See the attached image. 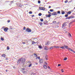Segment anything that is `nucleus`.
<instances>
[{"label": "nucleus", "mask_w": 75, "mask_h": 75, "mask_svg": "<svg viewBox=\"0 0 75 75\" xmlns=\"http://www.w3.org/2000/svg\"><path fill=\"white\" fill-rule=\"evenodd\" d=\"M8 23H10V20H8L7 21Z\"/></svg>", "instance_id": "58836bf2"}, {"label": "nucleus", "mask_w": 75, "mask_h": 75, "mask_svg": "<svg viewBox=\"0 0 75 75\" xmlns=\"http://www.w3.org/2000/svg\"><path fill=\"white\" fill-rule=\"evenodd\" d=\"M22 72L23 74H25L26 72V71H22Z\"/></svg>", "instance_id": "c9c22d12"}, {"label": "nucleus", "mask_w": 75, "mask_h": 75, "mask_svg": "<svg viewBox=\"0 0 75 75\" xmlns=\"http://www.w3.org/2000/svg\"><path fill=\"white\" fill-rule=\"evenodd\" d=\"M56 23V21H54L53 22V23H54V24H55V23Z\"/></svg>", "instance_id": "49530a36"}, {"label": "nucleus", "mask_w": 75, "mask_h": 75, "mask_svg": "<svg viewBox=\"0 0 75 75\" xmlns=\"http://www.w3.org/2000/svg\"><path fill=\"white\" fill-rule=\"evenodd\" d=\"M57 13L59 14H61V13L60 12V11H57Z\"/></svg>", "instance_id": "393cba45"}, {"label": "nucleus", "mask_w": 75, "mask_h": 75, "mask_svg": "<svg viewBox=\"0 0 75 75\" xmlns=\"http://www.w3.org/2000/svg\"><path fill=\"white\" fill-rule=\"evenodd\" d=\"M34 56L35 57H37V54H34Z\"/></svg>", "instance_id": "79ce46f5"}, {"label": "nucleus", "mask_w": 75, "mask_h": 75, "mask_svg": "<svg viewBox=\"0 0 75 75\" xmlns=\"http://www.w3.org/2000/svg\"><path fill=\"white\" fill-rule=\"evenodd\" d=\"M57 46H54V47L55 48H57Z\"/></svg>", "instance_id": "4d7b16f0"}, {"label": "nucleus", "mask_w": 75, "mask_h": 75, "mask_svg": "<svg viewBox=\"0 0 75 75\" xmlns=\"http://www.w3.org/2000/svg\"><path fill=\"white\" fill-rule=\"evenodd\" d=\"M43 67L45 69H47V66L45 65H44L43 66Z\"/></svg>", "instance_id": "2eb2a0df"}, {"label": "nucleus", "mask_w": 75, "mask_h": 75, "mask_svg": "<svg viewBox=\"0 0 75 75\" xmlns=\"http://www.w3.org/2000/svg\"><path fill=\"white\" fill-rule=\"evenodd\" d=\"M64 72V71H62V72Z\"/></svg>", "instance_id": "bf43d9fd"}, {"label": "nucleus", "mask_w": 75, "mask_h": 75, "mask_svg": "<svg viewBox=\"0 0 75 75\" xmlns=\"http://www.w3.org/2000/svg\"><path fill=\"white\" fill-rule=\"evenodd\" d=\"M58 67H59L61 66V64H58Z\"/></svg>", "instance_id": "de8ad7c7"}, {"label": "nucleus", "mask_w": 75, "mask_h": 75, "mask_svg": "<svg viewBox=\"0 0 75 75\" xmlns=\"http://www.w3.org/2000/svg\"><path fill=\"white\" fill-rule=\"evenodd\" d=\"M39 62L40 63H42V62H43V60H42V59H40Z\"/></svg>", "instance_id": "6e6552de"}, {"label": "nucleus", "mask_w": 75, "mask_h": 75, "mask_svg": "<svg viewBox=\"0 0 75 75\" xmlns=\"http://www.w3.org/2000/svg\"><path fill=\"white\" fill-rule=\"evenodd\" d=\"M68 0H67L66 1H64V3H68Z\"/></svg>", "instance_id": "473e14b6"}, {"label": "nucleus", "mask_w": 75, "mask_h": 75, "mask_svg": "<svg viewBox=\"0 0 75 75\" xmlns=\"http://www.w3.org/2000/svg\"><path fill=\"white\" fill-rule=\"evenodd\" d=\"M42 15V14L41 13H39L38 14V15L39 16H41Z\"/></svg>", "instance_id": "b1692460"}, {"label": "nucleus", "mask_w": 75, "mask_h": 75, "mask_svg": "<svg viewBox=\"0 0 75 75\" xmlns=\"http://www.w3.org/2000/svg\"><path fill=\"white\" fill-rule=\"evenodd\" d=\"M2 57H4V58H5V57H6V56L5 55V54H2Z\"/></svg>", "instance_id": "6ab92c4d"}, {"label": "nucleus", "mask_w": 75, "mask_h": 75, "mask_svg": "<svg viewBox=\"0 0 75 75\" xmlns=\"http://www.w3.org/2000/svg\"><path fill=\"white\" fill-rule=\"evenodd\" d=\"M60 48H62V49H65V48H64V46H63L62 47H61Z\"/></svg>", "instance_id": "412c9836"}, {"label": "nucleus", "mask_w": 75, "mask_h": 75, "mask_svg": "<svg viewBox=\"0 0 75 75\" xmlns=\"http://www.w3.org/2000/svg\"><path fill=\"white\" fill-rule=\"evenodd\" d=\"M51 6H49V8H51Z\"/></svg>", "instance_id": "8fccbe9b"}, {"label": "nucleus", "mask_w": 75, "mask_h": 75, "mask_svg": "<svg viewBox=\"0 0 75 75\" xmlns=\"http://www.w3.org/2000/svg\"><path fill=\"white\" fill-rule=\"evenodd\" d=\"M66 19H68V18H66Z\"/></svg>", "instance_id": "338daca9"}, {"label": "nucleus", "mask_w": 75, "mask_h": 75, "mask_svg": "<svg viewBox=\"0 0 75 75\" xmlns=\"http://www.w3.org/2000/svg\"><path fill=\"white\" fill-rule=\"evenodd\" d=\"M57 48H59V46H57Z\"/></svg>", "instance_id": "603ef678"}, {"label": "nucleus", "mask_w": 75, "mask_h": 75, "mask_svg": "<svg viewBox=\"0 0 75 75\" xmlns=\"http://www.w3.org/2000/svg\"><path fill=\"white\" fill-rule=\"evenodd\" d=\"M50 11H51V12H52L53 11H54V10L53 9H50Z\"/></svg>", "instance_id": "a878e982"}, {"label": "nucleus", "mask_w": 75, "mask_h": 75, "mask_svg": "<svg viewBox=\"0 0 75 75\" xmlns=\"http://www.w3.org/2000/svg\"><path fill=\"white\" fill-rule=\"evenodd\" d=\"M75 18L74 16H71L69 17H68V19H70V18L71 19V18Z\"/></svg>", "instance_id": "20e7f679"}, {"label": "nucleus", "mask_w": 75, "mask_h": 75, "mask_svg": "<svg viewBox=\"0 0 75 75\" xmlns=\"http://www.w3.org/2000/svg\"><path fill=\"white\" fill-rule=\"evenodd\" d=\"M62 14H65V12L63 11L62 12Z\"/></svg>", "instance_id": "5701e85b"}, {"label": "nucleus", "mask_w": 75, "mask_h": 75, "mask_svg": "<svg viewBox=\"0 0 75 75\" xmlns=\"http://www.w3.org/2000/svg\"><path fill=\"white\" fill-rule=\"evenodd\" d=\"M38 3H39V4H40V3H41V1H38Z\"/></svg>", "instance_id": "2f4dec72"}, {"label": "nucleus", "mask_w": 75, "mask_h": 75, "mask_svg": "<svg viewBox=\"0 0 75 75\" xmlns=\"http://www.w3.org/2000/svg\"><path fill=\"white\" fill-rule=\"evenodd\" d=\"M21 62V59H19L18 61L17 62V63L18 64H19L20 63V62Z\"/></svg>", "instance_id": "1a4fd4ad"}, {"label": "nucleus", "mask_w": 75, "mask_h": 75, "mask_svg": "<svg viewBox=\"0 0 75 75\" xmlns=\"http://www.w3.org/2000/svg\"><path fill=\"white\" fill-rule=\"evenodd\" d=\"M58 27H59L58 26H56V28H58Z\"/></svg>", "instance_id": "09e8293b"}, {"label": "nucleus", "mask_w": 75, "mask_h": 75, "mask_svg": "<svg viewBox=\"0 0 75 75\" xmlns=\"http://www.w3.org/2000/svg\"><path fill=\"white\" fill-rule=\"evenodd\" d=\"M69 35L70 37H71V33H69Z\"/></svg>", "instance_id": "37998d69"}, {"label": "nucleus", "mask_w": 75, "mask_h": 75, "mask_svg": "<svg viewBox=\"0 0 75 75\" xmlns=\"http://www.w3.org/2000/svg\"><path fill=\"white\" fill-rule=\"evenodd\" d=\"M29 13L30 14H33V12H32L31 11H30L29 12Z\"/></svg>", "instance_id": "a211bd4d"}, {"label": "nucleus", "mask_w": 75, "mask_h": 75, "mask_svg": "<svg viewBox=\"0 0 75 75\" xmlns=\"http://www.w3.org/2000/svg\"><path fill=\"white\" fill-rule=\"evenodd\" d=\"M21 62L22 63H24L25 62V60L24 59H23L21 58Z\"/></svg>", "instance_id": "f03ea898"}, {"label": "nucleus", "mask_w": 75, "mask_h": 75, "mask_svg": "<svg viewBox=\"0 0 75 75\" xmlns=\"http://www.w3.org/2000/svg\"><path fill=\"white\" fill-rule=\"evenodd\" d=\"M26 30L27 32H28V33H30V32H31V30L29 28H27Z\"/></svg>", "instance_id": "f257e3e1"}, {"label": "nucleus", "mask_w": 75, "mask_h": 75, "mask_svg": "<svg viewBox=\"0 0 75 75\" xmlns=\"http://www.w3.org/2000/svg\"><path fill=\"white\" fill-rule=\"evenodd\" d=\"M48 13L49 14H51V13L49 11H48Z\"/></svg>", "instance_id": "a19ab883"}, {"label": "nucleus", "mask_w": 75, "mask_h": 75, "mask_svg": "<svg viewBox=\"0 0 75 75\" xmlns=\"http://www.w3.org/2000/svg\"><path fill=\"white\" fill-rule=\"evenodd\" d=\"M51 47L50 48V50H52V49H53V47Z\"/></svg>", "instance_id": "f704fd0d"}, {"label": "nucleus", "mask_w": 75, "mask_h": 75, "mask_svg": "<svg viewBox=\"0 0 75 75\" xmlns=\"http://www.w3.org/2000/svg\"><path fill=\"white\" fill-rule=\"evenodd\" d=\"M35 64H36V65H37V64H38V63H35Z\"/></svg>", "instance_id": "13d9d810"}, {"label": "nucleus", "mask_w": 75, "mask_h": 75, "mask_svg": "<svg viewBox=\"0 0 75 75\" xmlns=\"http://www.w3.org/2000/svg\"><path fill=\"white\" fill-rule=\"evenodd\" d=\"M71 13V11H69L68 12H67V14L69 15V14H70Z\"/></svg>", "instance_id": "f8f14e48"}, {"label": "nucleus", "mask_w": 75, "mask_h": 75, "mask_svg": "<svg viewBox=\"0 0 75 75\" xmlns=\"http://www.w3.org/2000/svg\"><path fill=\"white\" fill-rule=\"evenodd\" d=\"M23 30H25V27H23Z\"/></svg>", "instance_id": "c03bdc74"}, {"label": "nucleus", "mask_w": 75, "mask_h": 75, "mask_svg": "<svg viewBox=\"0 0 75 75\" xmlns=\"http://www.w3.org/2000/svg\"><path fill=\"white\" fill-rule=\"evenodd\" d=\"M65 27V23H64L63 24L62 26V28H64V27Z\"/></svg>", "instance_id": "ddd939ff"}, {"label": "nucleus", "mask_w": 75, "mask_h": 75, "mask_svg": "<svg viewBox=\"0 0 75 75\" xmlns=\"http://www.w3.org/2000/svg\"><path fill=\"white\" fill-rule=\"evenodd\" d=\"M39 48H40V49H41L42 48V46H39Z\"/></svg>", "instance_id": "bb28decb"}, {"label": "nucleus", "mask_w": 75, "mask_h": 75, "mask_svg": "<svg viewBox=\"0 0 75 75\" xmlns=\"http://www.w3.org/2000/svg\"><path fill=\"white\" fill-rule=\"evenodd\" d=\"M4 30L5 32H7L8 30V28H6L4 29Z\"/></svg>", "instance_id": "423d86ee"}, {"label": "nucleus", "mask_w": 75, "mask_h": 75, "mask_svg": "<svg viewBox=\"0 0 75 75\" xmlns=\"http://www.w3.org/2000/svg\"><path fill=\"white\" fill-rule=\"evenodd\" d=\"M52 15L53 16H57V12L53 13H52Z\"/></svg>", "instance_id": "39448f33"}, {"label": "nucleus", "mask_w": 75, "mask_h": 75, "mask_svg": "<svg viewBox=\"0 0 75 75\" xmlns=\"http://www.w3.org/2000/svg\"><path fill=\"white\" fill-rule=\"evenodd\" d=\"M51 15L49 14L48 15L47 17H51Z\"/></svg>", "instance_id": "cd10ccee"}, {"label": "nucleus", "mask_w": 75, "mask_h": 75, "mask_svg": "<svg viewBox=\"0 0 75 75\" xmlns=\"http://www.w3.org/2000/svg\"><path fill=\"white\" fill-rule=\"evenodd\" d=\"M62 71H63V69H62Z\"/></svg>", "instance_id": "69168bd1"}, {"label": "nucleus", "mask_w": 75, "mask_h": 75, "mask_svg": "<svg viewBox=\"0 0 75 75\" xmlns=\"http://www.w3.org/2000/svg\"><path fill=\"white\" fill-rule=\"evenodd\" d=\"M46 59H47V56L45 57Z\"/></svg>", "instance_id": "680f3d73"}, {"label": "nucleus", "mask_w": 75, "mask_h": 75, "mask_svg": "<svg viewBox=\"0 0 75 75\" xmlns=\"http://www.w3.org/2000/svg\"><path fill=\"white\" fill-rule=\"evenodd\" d=\"M48 68H49V69H50V67H48Z\"/></svg>", "instance_id": "052dcab7"}, {"label": "nucleus", "mask_w": 75, "mask_h": 75, "mask_svg": "<svg viewBox=\"0 0 75 75\" xmlns=\"http://www.w3.org/2000/svg\"><path fill=\"white\" fill-rule=\"evenodd\" d=\"M75 22V19L73 21V22Z\"/></svg>", "instance_id": "864d4df0"}, {"label": "nucleus", "mask_w": 75, "mask_h": 75, "mask_svg": "<svg viewBox=\"0 0 75 75\" xmlns=\"http://www.w3.org/2000/svg\"><path fill=\"white\" fill-rule=\"evenodd\" d=\"M72 23V22H71V23H69V27H70V25L71 24V23Z\"/></svg>", "instance_id": "ea45409f"}, {"label": "nucleus", "mask_w": 75, "mask_h": 75, "mask_svg": "<svg viewBox=\"0 0 75 75\" xmlns=\"http://www.w3.org/2000/svg\"><path fill=\"white\" fill-rule=\"evenodd\" d=\"M31 65H32V64H30V65L28 66L29 67H31Z\"/></svg>", "instance_id": "c85d7f7f"}, {"label": "nucleus", "mask_w": 75, "mask_h": 75, "mask_svg": "<svg viewBox=\"0 0 75 75\" xmlns=\"http://www.w3.org/2000/svg\"><path fill=\"white\" fill-rule=\"evenodd\" d=\"M44 50H48V47L46 46H45L44 47Z\"/></svg>", "instance_id": "0eeeda50"}, {"label": "nucleus", "mask_w": 75, "mask_h": 75, "mask_svg": "<svg viewBox=\"0 0 75 75\" xmlns=\"http://www.w3.org/2000/svg\"><path fill=\"white\" fill-rule=\"evenodd\" d=\"M63 60H64V61H66V60H67V57H65Z\"/></svg>", "instance_id": "4be33fe9"}, {"label": "nucleus", "mask_w": 75, "mask_h": 75, "mask_svg": "<svg viewBox=\"0 0 75 75\" xmlns=\"http://www.w3.org/2000/svg\"><path fill=\"white\" fill-rule=\"evenodd\" d=\"M40 21H41L42 22L44 21L43 19H40Z\"/></svg>", "instance_id": "72a5a7b5"}, {"label": "nucleus", "mask_w": 75, "mask_h": 75, "mask_svg": "<svg viewBox=\"0 0 75 75\" xmlns=\"http://www.w3.org/2000/svg\"><path fill=\"white\" fill-rule=\"evenodd\" d=\"M23 70L24 71L25 69H23Z\"/></svg>", "instance_id": "e2e57ef3"}, {"label": "nucleus", "mask_w": 75, "mask_h": 75, "mask_svg": "<svg viewBox=\"0 0 75 75\" xmlns=\"http://www.w3.org/2000/svg\"><path fill=\"white\" fill-rule=\"evenodd\" d=\"M9 1H5V3H8V2H9Z\"/></svg>", "instance_id": "a18cd8bd"}, {"label": "nucleus", "mask_w": 75, "mask_h": 75, "mask_svg": "<svg viewBox=\"0 0 75 75\" xmlns=\"http://www.w3.org/2000/svg\"><path fill=\"white\" fill-rule=\"evenodd\" d=\"M6 60L8 59V58H6Z\"/></svg>", "instance_id": "6e6d98bb"}, {"label": "nucleus", "mask_w": 75, "mask_h": 75, "mask_svg": "<svg viewBox=\"0 0 75 75\" xmlns=\"http://www.w3.org/2000/svg\"><path fill=\"white\" fill-rule=\"evenodd\" d=\"M37 42H35L34 41H33L32 42V44H36V43H37Z\"/></svg>", "instance_id": "4468645a"}, {"label": "nucleus", "mask_w": 75, "mask_h": 75, "mask_svg": "<svg viewBox=\"0 0 75 75\" xmlns=\"http://www.w3.org/2000/svg\"><path fill=\"white\" fill-rule=\"evenodd\" d=\"M46 60H47V59H46Z\"/></svg>", "instance_id": "774afa93"}, {"label": "nucleus", "mask_w": 75, "mask_h": 75, "mask_svg": "<svg viewBox=\"0 0 75 75\" xmlns=\"http://www.w3.org/2000/svg\"><path fill=\"white\" fill-rule=\"evenodd\" d=\"M10 49V48H9V47H7V49L8 50H9Z\"/></svg>", "instance_id": "c756f323"}, {"label": "nucleus", "mask_w": 75, "mask_h": 75, "mask_svg": "<svg viewBox=\"0 0 75 75\" xmlns=\"http://www.w3.org/2000/svg\"><path fill=\"white\" fill-rule=\"evenodd\" d=\"M64 48H66V49H67V50H68V47L67 46H65V45H64Z\"/></svg>", "instance_id": "9d476101"}, {"label": "nucleus", "mask_w": 75, "mask_h": 75, "mask_svg": "<svg viewBox=\"0 0 75 75\" xmlns=\"http://www.w3.org/2000/svg\"><path fill=\"white\" fill-rule=\"evenodd\" d=\"M32 17H34V15H32Z\"/></svg>", "instance_id": "5fc2aeb1"}, {"label": "nucleus", "mask_w": 75, "mask_h": 75, "mask_svg": "<svg viewBox=\"0 0 75 75\" xmlns=\"http://www.w3.org/2000/svg\"><path fill=\"white\" fill-rule=\"evenodd\" d=\"M40 57H37L36 58V59H40Z\"/></svg>", "instance_id": "e433bc0d"}, {"label": "nucleus", "mask_w": 75, "mask_h": 75, "mask_svg": "<svg viewBox=\"0 0 75 75\" xmlns=\"http://www.w3.org/2000/svg\"><path fill=\"white\" fill-rule=\"evenodd\" d=\"M14 3V1H11V4H12V3Z\"/></svg>", "instance_id": "4c0bfd02"}, {"label": "nucleus", "mask_w": 75, "mask_h": 75, "mask_svg": "<svg viewBox=\"0 0 75 75\" xmlns=\"http://www.w3.org/2000/svg\"><path fill=\"white\" fill-rule=\"evenodd\" d=\"M50 44V42H47L45 43V45H48Z\"/></svg>", "instance_id": "9b49d317"}, {"label": "nucleus", "mask_w": 75, "mask_h": 75, "mask_svg": "<svg viewBox=\"0 0 75 75\" xmlns=\"http://www.w3.org/2000/svg\"><path fill=\"white\" fill-rule=\"evenodd\" d=\"M1 40H2V41H4V38H1Z\"/></svg>", "instance_id": "f3484780"}, {"label": "nucleus", "mask_w": 75, "mask_h": 75, "mask_svg": "<svg viewBox=\"0 0 75 75\" xmlns=\"http://www.w3.org/2000/svg\"><path fill=\"white\" fill-rule=\"evenodd\" d=\"M68 15L67 14H66L65 16L66 17H68Z\"/></svg>", "instance_id": "7c9ffc66"}, {"label": "nucleus", "mask_w": 75, "mask_h": 75, "mask_svg": "<svg viewBox=\"0 0 75 75\" xmlns=\"http://www.w3.org/2000/svg\"><path fill=\"white\" fill-rule=\"evenodd\" d=\"M69 50H70V51H72L73 52H74V50H72V49H71V48H69Z\"/></svg>", "instance_id": "dca6fc26"}, {"label": "nucleus", "mask_w": 75, "mask_h": 75, "mask_svg": "<svg viewBox=\"0 0 75 75\" xmlns=\"http://www.w3.org/2000/svg\"><path fill=\"white\" fill-rule=\"evenodd\" d=\"M45 64H46V65H47V63L45 62Z\"/></svg>", "instance_id": "3c124183"}, {"label": "nucleus", "mask_w": 75, "mask_h": 75, "mask_svg": "<svg viewBox=\"0 0 75 75\" xmlns=\"http://www.w3.org/2000/svg\"><path fill=\"white\" fill-rule=\"evenodd\" d=\"M39 8L40 10H41L44 11L45 10V8H44L43 7H39Z\"/></svg>", "instance_id": "7ed1b4c3"}, {"label": "nucleus", "mask_w": 75, "mask_h": 75, "mask_svg": "<svg viewBox=\"0 0 75 75\" xmlns=\"http://www.w3.org/2000/svg\"><path fill=\"white\" fill-rule=\"evenodd\" d=\"M39 24H40V25L41 26L42 25V22L39 23Z\"/></svg>", "instance_id": "aec40b11"}, {"label": "nucleus", "mask_w": 75, "mask_h": 75, "mask_svg": "<svg viewBox=\"0 0 75 75\" xmlns=\"http://www.w3.org/2000/svg\"><path fill=\"white\" fill-rule=\"evenodd\" d=\"M7 70H6V72H7Z\"/></svg>", "instance_id": "0e129e2a"}]
</instances>
